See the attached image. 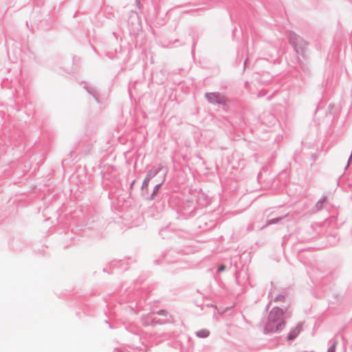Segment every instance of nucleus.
<instances>
[{"mask_svg":"<svg viewBox=\"0 0 352 352\" xmlns=\"http://www.w3.org/2000/svg\"><path fill=\"white\" fill-rule=\"evenodd\" d=\"M162 183H163V179H161L160 181V182L156 185V186L155 188V190L153 191V196L157 192V191L159 190V188H160V186L162 185Z\"/></svg>","mask_w":352,"mask_h":352,"instance_id":"nucleus-6","label":"nucleus"},{"mask_svg":"<svg viewBox=\"0 0 352 352\" xmlns=\"http://www.w3.org/2000/svg\"><path fill=\"white\" fill-rule=\"evenodd\" d=\"M293 338H294V337H293L292 336H291V335H290V336H289V337H288V338H289V339H292Z\"/></svg>","mask_w":352,"mask_h":352,"instance_id":"nucleus-9","label":"nucleus"},{"mask_svg":"<svg viewBox=\"0 0 352 352\" xmlns=\"http://www.w3.org/2000/svg\"><path fill=\"white\" fill-rule=\"evenodd\" d=\"M206 98L210 102H217L219 104H226L228 102L227 98L217 93H210L206 94Z\"/></svg>","mask_w":352,"mask_h":352,"instance_id":"nucleus-3","label":"nucleus"},{"mask_svg":"<svg viewBox=\"0 0 352 352\" xmlns=\"http://www.w3.org/2000/svg\"><path fill=\"white\" fill-rule=\"evenodd\" d=\"M157 170L156 169H152L147 174L144 183H143V187H146L148 185L149 180L155 177L157 174Z\"/></svg>","mask_w":352,"mask_h":352,"instance_id":"nucleus-4","label":"nucleus"},{"mask_svg":"<svg viewBox=\"0 0 352 352\" xmlns=\"http://www.w3.org/2000/svg\"><path fill=\"white\" fill-rule=\"evenodd\" d=\"M225 269H226V266H225V265H221V266L219 267V271L222 272V271L225 270Z\"/></svg>","mask_w":352,"mask_h":352,"instance_id":"nucleus-8","label":"nucleus"},{"mask_svg":"<svg viewBox=\"0 0 352 352\" xmlns=\"http://www.w3.org/2000/svg\"><path fill=\"white\" fill-rule=\"evenodd\" d=\"M329 352H330V351H329ZM331 352H333V351H331Z\"/></svg>","mask_w":352,"mask_h":352,"instance_id":"nucleus-11","label":"nucleus"},{"mask_svg":"<svg viewBox=\"0 0 352 352\" xmlns=\"http://www.w3.org/2000/svg\"><path fill=\"white\" fill-rule=\"evenodd\" d=\"M157 314L159 316H166L168 315V312L166 310H160Z\"/></svg>","mask_w":352,"mask_h":352,"instance_id":"nucleus-7","label":"nucleus"},{"mask_svg":"<svg viewBox=\"0 0 352 352\" xmlns=\"http://www.w3.org/2000/svg\"><path fill=\"white\" fill-rule=\"evenodd\" d=\"M289 41L297 53L302 55L305 54L307 47V43L298 34L295 32H289Z\"/></svg>","mask_w":352,"mask_h":352,"instance_id":"nucleus-2","label":"nucleus"},{"mask_svg":"<svg viewBox=\"0 0 352 352\" xmlns=\"http://www.w3.org/2000/svg\"><path fill=\"white\" fill-rule=\"evenodd\" d=\"M284 326L283 311L278 307L272 309L269 314V320L266 326L267 331L269 332L279 331L283 329Z\"/></svg>","mask_w":352,"mask_h":352,"instance_id":"nucleus-1","label":"nucleus"},{"mask_svg":"<svg viewBox=\"0 0 352 352\" xmlns=\"http://www.w3.org/2000/svg\"><path fill=\"white\" fill-rule=\"evenodd\" d=\"M197 335L200 337H207L209 335V331L208 330H202L197 332Z\"/></svg>","mask_w":352,"mask_h":352,"instance_id":"nucleus-5","label":"nucleus"},{"mask_svg":"<svg viewBox=\"0 0 352 352\" xmlns=\"http://www.w3.org/2000/svg\"><path fill=\"white\" fill-rule=\"evenodd\" d=\"M283 299H284V296H281L280 297V300H283Z\"/></svg>","mask_w":352,"mask_h":352,"instance_id":"nucleus-10","label":"nucleus"}]
</instances>
